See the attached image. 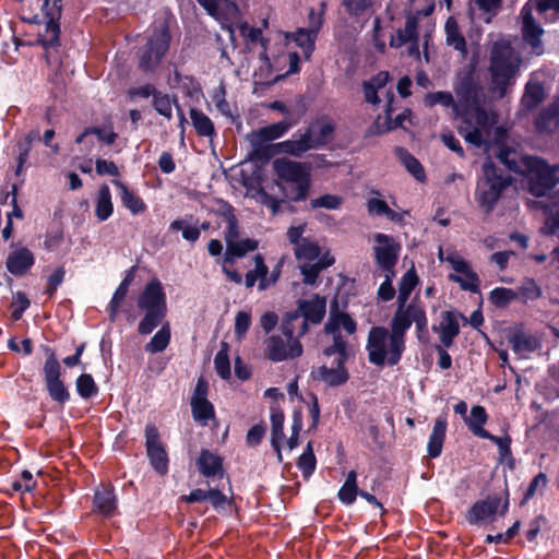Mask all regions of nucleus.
Instances as JSON below:
<instances>
[{"mask_svg":"<svg viewBox=\"0 0 559 559\" xmlns=\"http://www.w3.org/2000/svg\"><path fill=\"white\" fill-rule=\"evenodd\" d=\"M420 304L413 299L407 309H396L390 322L391 332L384 326H373L367 337L366 350L370 364L382 367L385 364L393 367L400 362L406 349V332L414 322Z\"/></svg>","mask_w":559,"mask_h":559,"instance_id":"obj_1","label":"nucleus"},{"mask_svg":"<svg viewBox=\"0 0 559 559\" xmlns=\"http://www.w3.org/2000/svg\"><path fill=\"white\" fill-rule=\"evenodd\" d=\"M522 58L508 40L496 41L490 50L489 73L493 92L500 98L508 94V88L515 83L520 73Z\"/></svg>","mask_w":559,"mask_h":559,"instance_id":"obj_2","label":"nucleus"},{"mask_svg":"<svg viewBox=\"0 0 559 559\" xmlns=\"http://www.w3.org/2000/svg\"><path fill=\"white\" fill-rule=\"evenodd\" d=\"M335 123L328 116H320L308 123L305 130L295 134L297 139L278 142L277 146L283 154L301 157L312 150L328 146L334 138Z\"/></svg>","mask_w":559,"mask_h":559,"instance_id":"obj_3","label":"nucleus"},{"mask_svg":"<svg viewBox=\"0 0 559 559\" xmlns=\"http://www.w3.org/2000/svg\"><path fill=\"white\" fill-rule=\"evenodd\" d=\"M481 173L476 183L475 201L485 214H490L503 191L512 183V176L506 174L489 156L481 165Z\"/></svg>","mask_w":559,"mask_h":559,"instance_id":"obj_4","label":"nucleus"},{"mask_svg":"<svg viewBox=\"0 0 559 559\" xmlns=\"http://www.w3.org/2000/svg\"><path fill=\"white\" fill-rule=\"evenodd\" d=\"M325 298L316 295L310 300H299L295 311L287 312L282 322V333L285 337L304 336L309 330V322L319 324L325 314Z\"/></svg>","mask_w":559,"mask_h":559,"instance_id":"obj_5","label":"nucleus"},{"mask_svg":"<svg viewBox=\"0 0 559 559\" xmlns=\"http://www.w3.org/2000/svg\"><path fill=\"white\" fill-rule=\"evenodd\" d=\"M276 176L286 182L295 183L288 195L293 202L305 201L311 188V167L307 163L295 162L287 158H276L273 162Z\"/></svg>","mask_w":559,"mask_h":559,"instance_id":"obj_6","label":"nucleus"},{"mask_svg":"<svg viewBox=\"0 0 559 559\" xmlns=\"http://www.w3.org/2000/svg\"><path fill=\"white\" fill-rule=\"evenodd\" d=\"M524 165L527 171L528 191L534 197H545L558 185L559 165L550 166L546 159L538 156H526Z\"/></svg>","mask_w":559,"mask_h":559,"instance_id":"obj_7","label":"nucleus"},{"mask_svg":"<svg viewBox=\"0 0 559 559\" xmlns=\"http://www.w3.org/2000/svg\"><path fill=\"white\" fill-rule=\"evenodd\" d=\"M509 497L508 483L504 480L503 497L495 493L475 501L465 512V521L474 526L493 522L498 511L502 516L508 512L510 506Z\"/></svg>","mask_w":559,"mask_h":559,"instance_id":"obj_8","label":"nucleus"},{"mask_svg":"<svg viewBox=\"0 0 559 559\" xmlns=\"http://www.w3.org/2000/svg\"><path fill=\"white\" fill-rule=\"evenodd\" d=\"M171 41L169 25L167 22L156 26L147 43L142 47L139 68L145 73H153L167 53Z\"/></svg>","mask_w":559,"mask_h":559,"instance_id":"obj_9","label":"nucleus"},{"mask_svg":"<svg viewBox=\"0 0 559 559\" xmlns=\"http://www.w3.org/2000/svg\"><path fill=\"white\" fill-rule=\"evenodd\" d=\"M46 359L43 366L45 389L52 402L60 405L71 400V393L62 379V368L55 349L48 345L43 346Z\"/></svg>","mask_w":559,"mask_h":559,"instance_id":"obj_10","label":"nucleus"},{"mask_svg":"<svg viewBox=\"0 0 559 559\" xmlns=\"http://www.w3.org/2000/svg\"><path fill=\"white\" fill-rule=\"evenodd\" d=\"M472 112H474V121L468 115L461 117L462 126L457 129L459 134L475 147L488 146L489 143L485 136L491 133L496 118L487 112L481 103L477 107H473Z\"/></svg>","mask_w":559,"mask_h":559,"instance_id":"obj_11","label":"nucleus"},{"mask_svg":"<svg viewBox=\"0 0 559 559\" xmlns=\"http://www.w3.org/2000/svg\"><path fill=\"white\" fill-rule=\"evenodd\" d=\"M454 92L457 96L455 116L463 117L472 112L473 107L481 103L483 87L476 81L473 71L465 72L454 84Z\"/></svg>","mask_w":559,"mask_h":559,"instance_id":"obj_12","label":"nucleus"},{"mask_svg":"<svg viewBox=\"0 0 559 559\" xmlns=\"http://www.w3.org/2000/svg\"><path fill=\"white\" fill-rule=\"evenodd\" d=\"M43 12L45 15L46 24L44 33L37 36V44L44 49L56 48L60 46V19L62 13L61 0H53L50 4L49 0L43 3Z\"/></svg>","mask_w":559,"mask_h":559,"instance_id":"obj_13","label":"nucleus"},{"mask_svg":"<svg viewBox=\"0 0 559 559\" xmlns=\"http://www.w3.org/2000/svg\"><path fill=\"white\" fill-rule=\"evenodd\" d=\"M146 455L152 468L165 476L169 471V457L165 445L160 441V433L154 424H147L144 429Z\"/></svg>","mask_w":559,"mask_h":559,"instance_id":"obj_14","label":"nucleus"},{"mask_svg":"<svg viewBox=\"0 0 559 559\" xmlns=\"http://www.w3.org/2000/svg\"><path fill=\"white\" fill-rule=\"evenodd\" d=\"M377 245L373 247L374 261L383 273L395 272L402 246L392 236L377 233L373 236Z\"/></svg>","mask_w":559,"mask_h":559,"instance_id":"obj_15","label":"nucleus"},{"mask_svg":"<svg viewBox=\"0 0 559 559\" xmlns=\"http://www.w3.org/2000/svg\"><path fill=\"white\" fill-rule=\"evenodd\" d=\"M301 336L297 334L292 337H286V341L281 335H272L266 340L265 356L274 362H280L288 359L300 357L304 353L302 345L299 341Z\"/></svg>","mask_w":559,"mask_h":559,"instance_id":"obj_16","label":"nucleus"},{"mask_svg":"<svg viewBox=\"0 0 559 559\" xmlns=\"http://www.w3.org/2000/svg\"><path fill=\"white\" fill-rule=\"evenodd\" d=\"M506 338L513 353L520 357H527L542 347L540 338L527 331L523 323L509 329Z\"/></svg>","mask_w":559,"mask_h":559,"instance_id":"obj_17","label":"nucleus"},{"mask_svg":"<svg viewBox=\"0 0 559 559\" xmlns=\"http://www.w3.org/2000/svg\"><path fill=\"white\" fill-rule=\"evenodd\" d=\"M522 38L524 43L531 47V50L534 55L540 56L544 53L545 48L542 41V36L544 35V28L536 22L535 17L532 14L531 8H528V3H526L522 10Z\"/></svg>","mask_w":559,"mask_h":559,"instance_id":"obj_18","label":"nucleus"},{"mask_svg":"<svg viewBox=\"0 0 559 559\" xmlns=\"http://www.w3.org/2000/svg\"><path fill=\"white\" fill-rule=\"evenodd\" d=\"M141 310H167V297L157 277L151 278L138 298Z\"/></svg>","mask_w":559,"mask_h":559,"instance_id":"obj_19","label":"nucleus"},{"mask_svg":"<svg viewBox=\"0 0 559 559\" xmlns=\"http://www.w3.org/2000/svg\"><path fill=\"white\" fill-rule=\"evenodd\" d=\"M448 261L455 272L464 274L467 278L464 280L457 274H450L449 280L451 282L457 283L463 290H468L474 294L479 293V276L471 269L469 264L459 255L449 257Z\"/></svg>","mask_w":559,"mask_h":559,"instance_id":"obj_20","label":"nucleus"},{"mask_svg":"<svg viewBox=\"0 0 559 559\" xmlns=\"http://www.w3.org/2000/svg\"><path fill=\"white\" fill-rule=\"evenodd\" d=\"M118 509V499L111 484H102L93 497V512L104 518H112Z\"/></svg>","mask_w":559,"mask_h":559,"instance_id":"obj_21","label":"nucleus"},{"mask_svg":"<svg viewBox=\"0 0 559 559\" xmlns=\"http://www.w3.org/2000/svg\"><path fill=\"white\" fill-rule=\"evenodd\" d=\"M35 264V255L27 247H20L9 252L5 267L16 277L26 275Z\"/></svg>","mask_w":559,"mask_h":559,"instance_id":"obj_22","label":"nucleus"},{"mask_svg":"<svg viewBox=\"0 0 559 559\" xmlns=\"http://www.w3.org/2000/svg\"><path fill=\"white\" fill-rule=\"evenodd\" d=\"M180 500L187 503L203 502L209 500L211 506L216 511L224 509L225 506H231L233 503V499H229L218 488H210L209 490L197 488L191 490L189 495L181 496Z\"/></svg>","mask_w":559,"mask_h":559,"instance_id":"obj_23","label":"nucleus"},{"mask_svg":"<svg viewBox=\"0 0 559 559\" xmlns=\"http://www.w3.org/2000/svg\"><path fill=\"white\" fill-rule=\"evenodd\" d=\"M199 473L205 478H219L225 475L223 457L209 449H201L195 461Z\"/></svg>","mask_w":559,"mask_h":559,"instance_id":"obj_24","label":"nucleus"},{"mask_svg":"<svg viewBox=\"0 0 559 559\" xmlns=\"http://www.w3.org/2000/svg\"><path fill=\"white\" fill-rule=\"evenodd\" d=\"M534 123L538 133L552 134L559 129V94L539 111Z\"/></svg>","mask_w":559,"mask_h":559,"instance_id":"obj_25","label":"nucleus"},{"mask_svg":"<svg viewBox=\"0 0 559 559\" xmlns=\"http://www.w3.org/2000/svg\"><path fill=\"white\" fill-rule=\"evenodd\" d=\"M447 428V416H438L435 420L432 431L427 443V453L430 459H437L440 456L445 440Z\"/></svg>","mask_w":559,"mask_h":559,"instance_id":"obj_26","label":"nucleus"},{"mask_svg":"<svg viewBox=\"0 0 559 559\" xmlns=\"http://www.w3.org/2000/svg\"><path fill=\"white\" fill-rule=\"evenodd\" d=\"M311 376L314 380L322 381L331 388L341 386L349 380V372L346 367L329 368L323 365L312 370Z\"/></svg>","mask_w":559,"mask_h":559,"instance_id":"obj_27","label":"nucleus"},{"mask_svg":"<svg viewBox=\"0 0 559 559\" xmlns=\"http://www.w3.org/2000/svg\"><path fill=\"white\" fill-rule=\"evenodd\" d=\"M252 150L248 154L247 159L252 162L267 163L277 153H282L276 144H269V142L260 141L253 136V133L247 135Z\"/></svg>","mask_w":559,"mask_h":559,"instance_id":"obj_28","label":"nucleus"},{"mask_svg":"<svg viewBox=\"0 0 559 559\" xmlns=\"http://www.w3.org/2000/svg\"><path fill=\"white\" fill-rule=\"evenodd\" d=\"M341 326L348 334H354L357 330L355 320L347 312L338 311L337 304L335 302L331 306L330 318L325 323L324 330L325 332H340Z\"/></svg>","mask_w":559,"mask_h":559,"instance_id":"obj_29","label":"nucleus"},{"mask_svg":"<svg viewBox=\"0 0 559 559\" xmlns=\"http://www.w3.org/2000/svg\"><path fill=\"white\" fill-rule=\"evenodd\" d=\"M447 45L466 57L468 53L467 43L460 31L459 23L454 16H449L444 25Z\"/></svg>","mask_w":559,"mask_h":559,"instance_id":"obj_30","label":"nucleus"},{"mask_svg":"<svg viewBox=\"0 0 559 559\" xmlns=\"http://www.w3.org/2000/svg\"><path fill=\"white\" fill-rule=\"evenodd\" d=\"M284 412L277 407L271 408V445L276 452L277 461H283L281 442L284 439Z\"/></svg>","mask_w":559,"mask_h":559,"instance_id":"obj_31","label":"nucleus"},{"mask_svg":"<svg viewBox=\"0 0 559 559\" xmlns=\"http://www.w3.org/2000/svg\"><path fill=\"white\" fill-rule=\"evenodd\" d=\"M254 269L247 272L245 276V285L247 288H252L259 280V289L264 290L269 287L267 275L269 267L265 264L264 257L261 253H257L253 257Z\"/></svg>","mask_w":559,"mask_h":559,"instance_id":"obj_32","label":"nucleus"},{"mask_svg":"<svg viewBox=\"0 0 559 559\" xmlns=\"http://www.w3.org/2000/svg\"><path fill=\"white\" fill-rule=\"evenodd\" d=\"M112 183L120 189V199L122 205L128 209L133 215L144 213L147 210V205L141 197H139L133 190H130L120 180H112Z\"/></svg>","mask_w":559,"mask_h":559,"instance_id":"obj_33","label":"nucleus"},{"mask_svg":"<svg viewBox=\"0 0 559 559\" xmlns=\"http://www.w3.org/2000/svg\"><path fill=\"white\" fill-rule=\"evenodd\" d=\"M189 115L191 124L199 136L213 140L217 135L213 121L201 109L192 107L189 110Z\"/></svg>","mask_w":559,"mask_h":559,"instance_id":"obj_34","label":"nucleus"},{"mask_svg":"<svg viewBox=\"0 0 559 559\" xmlns=\"http://www.w3.org/2000/svg\"><path fill=\"white\" fill-rule=\"evenodd\" d=\"M463 320L464 324L467 322V318L457 310H445L441 312L440 323L433 324L431 330L435 333H448V334H460L459 320Z\"/></svg>","mask_w":559,"mask_h":559,"instance_id":"obj_35","label":"nucleus"},{"mask_svg":"<svg viewBox=\"0 0 559 559\" xmlns=\"http://www.w3.org/2000/svg\"><path fill=\"white\" fill-rule=\"evenodd\" d=\"M259 246L258 240L247 238L242 240L227 241L224 262L233 264L235 259L245 257L248 252L254 251Z\"/></svg>","mask_w":559,"mask_h":559,"instance_id":"obj_36","label":"nucleus"},{"mask_svg":"<svg viewBox=\"0 0 559 559\" xmlns=\"http://www.w3.org/2000/svg\"><path fill=\"white\" fill-rule=\"evenodd\" d=\"M545 99V88L543 83L528 81L525 84L524 93L521 98V105L526 111H532L538 107Z\"/></svg>","mask_w":559,"mask_h":559,"instance_id":"obj_37","label":"nucleus"},{"mask_svg":"<svg viewBox=\"0 0 559 559\" xmlns=\"http://www.w3.org/2000/svg\"><path fill=\"white\" fill-rule=\"evenodd\" d=\"M518 301L523 305L538 300L543 290L537 282L532 277H524L521 284L514 289Z\"/></svg>","mask_w":559,"mask_h":559,"instance_id":"obj_38","label":"nucleus"},{"mask_svg":"<svg viewBox=\"0 0 559 559\" xmlns=\"http://www.w3.org/2000/svg\"><path fill=\"white\" fill-rule=\"evenodd\" d=\"M488 419L487 412L484 406L475 405L471 409V417H465V423L473 435L479 438H489V431L484 429V425Z\"/></svg>","mask_w":559,"mask_h":559,"instance_id":"obj_39","label":"nucleus"},{"mask_svg":"<svg viewBox=\"0 0 559 559\" xmlns=\"http://www.w3.org/2000/svg\"><path fill=\"white\" fill-rule=\"evenodd\" d=\"M396 155L406 170L419 182L426 181V173L420 162L404 147H396Z\"/></svg>","mask_w":559,"mask_h":559,"instance_id":"obj_40","label":"nucleus"},{"mask_svg":"<svg viewBox=\"0 0 559 559\" xmlns=\"http://www.w3.org/2000/svg\"><path fill=\"white\" fill-rule=\"evenodd\" d=\"M293 126L294 122L284 119L276 123L254 130L252 133L253 136L258 138L260 141L271 142L282 138Z\"/></svg>","mask_w":559,"mask_h":559,"instance_id":"obj_41","label":"nucleus"},{"mask_svg":"<svg viewBox=\"0 0 559 559\" xmlns=\"http://www.w3.org/2000/svg\"><path fill=\"white\" fill-rule=\"evenodd\" d=\"M114 213V204L111 200V192L107 185H103L99 187L96 206H95V216L99 222L107 221Z\"/></svg>","mask_w":559,"mask_h":559,"instance_id":"obj_42","label":"nucleus"},{"mask_svg":"<svg viewBox=\"0 0 559 559\" xmlns=\"http://www.w3.org/2000/svg\"><path fill=\"white\" fill-rule=\"evenodd\" d=\"M171 338V329L169 322L162 324V328L153 335L151 341L145 345L144 349L151 354L164 352Z\"/></svg>","mask_w":559,"mask_h":559,"instance_id":"obj_43","label":"nucleus"},{"mask_svg":"<svg viewBox=\"0 0 559 559\" xmlns=\"http://www.w3.org/2000/svg\"><path fill=\"white\" fill-rule=\"evenodd\" d=\"M317 37V34H313V32L302 27L290 34V38L302 49L306 60L311 58V55L316 49Z\"/></svg>","mask_w":559,"mask_h":559,"instance_id":"obj_44","label":"nucleus"},{"mask_svg":"<svg viewBox=\"0 0 559 559\" xmlns=\"http://www.w3.org/2000/svg\"><path fill=\"white\" fill-rule=\"evenodd\" d=\"M144 317L138 325V332L141 335L151 334L166 318L167 310H143Z\"/></svg>","mask_w":559,"mask_h":559,"instance_id":"obj_45","label":"nucleus"},{"mask_svg":"<svg viewBox=\"0 0 559 559\" xmlns=\"http://www.w3.org/2000/svg\"><path fill=\"white\" fill-rule=\"evenodd\" d=\"M294 254L299 262H313L320 257L321 248L317 241L307 238L294 248Z\"/></svg>","mask_w":559,"mask_h":559,"instance_id":"obj_46","label":"nucleus"},{"mask_svg":"<svg viewBox=\"0 0 559 559\" xmlns=\"http://www.w3.org/2000/svg\"><path fill=\"white\" fill-rule=\"evenodd\" d=\"M192 218L193 216L189 215V219L182 218L173 221L169 225V230H181L182 238L191 243H194L200 238V228H198L197 224H190Z\"/></svg>","mask_w":559,"mask_h":559,"instance_id":"obj_47","label":"nucleus"},{"mask_svg":"<svg viewBox=\"0 0 559 559\" xmlns=\"http://www.w3.org/2000/svg\"><path fill=\"white\" fill-rule=\"evenodd\" d=\"M75 389L83 400H91L99 392V388L91 373L80 374L75 380Z\"/></svg>","mask_w":559,"mask_h":559,"instance_id":"obj_48","label":"nucleus"},{"mask_svg":"<svg viewBox=\"0 0 559 559\" xmlns=\"http://www.w3.org/2000/svg\"><path fill=\"white\" fill-rule=\"evenodd\" d=\"M192 417L195 421L206 424L215 417V409L209 400H191Z\"/></svg>","mask_w":559,"mask_h":559,"instance_id":"obj_49","label":"nucleus"},{"mask_svg":"<svg viewBox=\"0 0 559 559\" xmlns=\"http://www.w3.org/2000/svg\"><path fill=\"white\" fill-rule=\"evenodd\" d=\"M297 467L301 471L305 479H308L314 473L317 459L311 441L307 443L302 454L298 457Z\"/></svg>","mask_w":559,"mask_h":559,"instance_id":"obj_50","label":"nucleus"},{"mask_svg":"<svg viewBox=\"0 0 559 559\" xmlns=\"http://www.w3.org/2000/svg\"><path fill=\"white\" fill-rule=\"evenodd\" d=\"M228 350V343L222 342L221 348L216 353L214 358L215 370L223 380H228L231 376Z\"/></svg>","mask_w":559,"mask_h":559,"instance_id":"obj_51","label":"nucleus"},{"mask_svg":"<svg viewBox=\"0 0 559 559\" xmlns=\"http://www.w3.org/2000/svg\"><path fill=\"white\" fill-rule=\"evenodd\" d=\"M488 299L497 309H504L516 299V296L512 288L496 287L489 293Z\"/></svg>","mask_w":559,"mask_h":559,"instance_id":"obj_52","label":"nucleus"},{"mask_svg":"<svg viewBox=\"0 0 559 559\" xmlns=\"http://www.w3.org/2000/svg\"><path fill=\"white\" fill-rule=\"evenodd\" d=\"M173 104L174 97L171 98L168 94L163 93L162 91L156 92L152 99V106L156 110V112L167 120L173 119Z\"/></svg>","mask_w":559,"mask_h":559,"instance_id":"obj_53","label":"nucleus"},{"mask_svg":"<svg viewBox=\"0 0 559 559\" xmlns=\"http://www.w3.org/2000/svg\"><path fill=\"white\" fill-rule=\"evenodd\" d=\"M441 105L445 108H452L455 114L456 102L453 98V95L447 91H438L428 93L425 97V105L428 107H433L436 105Z\"/></svg>","mask_w":559,"mask_h":559,"instance_id":"obj_54","label":"nucleus"},{"mask_svg":"<svg viewBox=\"0 0 559 559\" xmlns=\"http://www.w3.org/2000/svg\"><path fill=\"white\" fill-rule=\"evenodd\" d=\"M386 97H388V102H386V105H385V116H386V131H391V130H394V129H397L400 127L403 126V122L405 121V119L407 118V115H408V110H405L404 112H401L399 115L395 116L394 119L391 118V115H392V111H393V100H394V94L392 92H388L386 94Z\"/></svg>","mask_w":559,"mask_h":559,"instance_id":"obj_55","label":"nucleus"},{"mask_svg":"<svg viewBox=\"0 0 559 559\" xmlns=\"http://www.w3.org/2000/svg\"><path fill=\"white\" fill-rule=\"evenodd\" d=\"M414 322L416 324V336L420 343L429 342L428 319L424 307L420 305L417 313H414Z\"/></svg>","mask_w":559,"mask_h":559,"instance_id":"obj_56","label":"nucleus"},{"mask_svg":"<svg viewBox=\"0 0 559 559\" xmlns=\"http://www.w3.org/2000/svg\"><path fill=\"white\" fill-rule=\"evenodd\" d=\"M31 306V300L23 292H16L13 295V301L11 302V318L14 321H19L23 313L26 311L27 308Z\"/></svg>","mask_w":559,"mask_h":559,"instance_id":"obj_57","label":"nucleus"},{"mask_svg":"<svg viewBox=\"0 0 559 559\" xmlns=\"http://www.w3.org/2000/svg\"><path fill=\"white\" fill-rule=\"evenodd\" d=\"M343 203V198L337 194H323L317 199H312L310 201V205L312 209L323 207L326 210H336Z\"/></svg>","mask_w":559,"mask_h":559,"instance_id":"obj_58","label":"nucleus"},{"mask_svg":"<svg viewBox=\"0 0 559 559\" xmlns=\"http://www.w3.org/2000/svg\"><path fill=\"white\" fill-rule=\"evenodd\" d=\"M548 484V477L545 473H538L530 483L524 496L520 502V506H524L528 502L537 492L538 488L544 489Z\"/></svg>","mask_w":559,"mask_h":559,"instance_id":"obj_59","label":"nucleus"},{"mask_svg":"<svg viewBox=\"0 0 559 559\" xmlns=\"http://www.w3.org/2000/svg\"><path fill=\"white\" fill-rule=\"evenodd\" d=\"M299 270L302 275V283L305 285H317L319 275L322 271L320 270L316 262H301L299 264Z\"/></svg>","mask_w":559,"mask_h":559,"instance_id":"obj_60","label":"nucleus"},{"mask_svg":"<svg viewBox=\"0 0 559 559\" xmlns=\"http://www.w3.org/2000/svg\"><path fill=\"white\" fill-rule=\"evenodd\" d=\"M292 435L287 440L289 450H294L299 445V433L302 429V413L300 409H295L292 418Z\"/></svg>","mask_w":559,"mask_h":559,"instance_id":"obj_61","label":"nucleus"},{"mask_svg":"<svg viewBox=\"0 0 559 559\" xmlns=\"http://www.w3.org/2000/svg\"><path fill=\"white\" fill-rule=\"evenodd\" d=\"M325 10H326V2L325 1H321L320 2V10L317 12L313 8H311L309 10V13H308V22H309V27L307 29L313 32V34H319L322 25H323V16H324V13H325Z\"/></svg>","mask_w":559,"mask_h":559,"instance_id":"obj_62","label":"nucleus"},{"mask_svg":"<svg viewBox=\"0 0 559 559\" xmlns=\"http://www.w3.org/2000/svg\"><path fill=\"white\" fill-rule=\"evenodd\" d=\"M396 272L384 273V281L378 288V297L382 301H390L395 296V289L392 285V281L395 277Z\"/></svg>","mask_w":559,"mask_h":559,"instance_id":"obj_63","label":"nucleus"},{"mask_svg":"<svg viewBox=\"0 0 559 559\" xmlns=\"http://www.w3.org/2000/svg\"><path fill=\"white\" fill-rule=\"evenodd\" d=\"M343 7L352 16H360L373 4V0H343Z\"/></svg>","mask_w":559,"mask_h":559,"instance_id":"obj_64","label":"nucleus"}]
</instances>
